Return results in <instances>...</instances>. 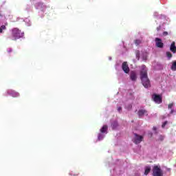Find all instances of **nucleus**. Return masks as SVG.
Listing matches in <instances>:
<instances>
[{"instance_id":"8","label":"nucleus","mask_w":176,"mask_h":176,"mask_svg":"<svg viewBox=\"0 0 176 176\" xmlns=\"http://www.w3.org/2000/svg\"><path fill=\"white\" fill-rule=\"evenodd\" d=\"M8 94H9V96H11L12 97H14V98L20 97V94L13 90H8Z\"/></svg>"},{"instance_id":"2","label":"nucleus","mask_w":176,"mask_h":176,"mask_svg":"<svg viewBox=\"0 0 176 176\" xmlns=\"http://www.w3.org/2000/svg\"><path fill=\"white\" fill-rule=\"evenodd\" d=\"M24 36V33L21 32V30L18 28L12 29V36H10V39L12 41H16V39H20Z\"/></svg>"},{"instance_id":"11","label":"nucleus","mask_w":176,"mask_h":176,"mask_svg":"<svg viewBox=\"0 0 176 176\" xmlns=\"http://www.w3.org/2000/svg\"><path fill=\"white\" fill-rule=\"evenodd\" d=\"M170 50L172 52V53H176V46H175V42L173 41L170 47Z\"/></svg>"},{"instance_id":"33","label":"nucleus","mask_w":176,"mask_h":176,"mask_svg":"<svg viewBox=\"0 0 176 176\" xmlns=\"http://www.w3.org/2000/svg\"><path fill=\"white\" fill-rule=\"evenodd\" d=\"M10 52H12V49H10V50H8V53H10Z\"/></svg>"},{"instance_id":"36","label":"nucleus","mask_w":176,"mask_h":176,"mask_svg":"<svg viewBox=\"0 0 176 176\" xmlns=\"http://www.w3.org/2000/svg\"><path fill=\"white\" fill-rule=\"evenodd\" d=\"M155 134H157V131H155Z\"/></svg>"},{"instance_id":"22","label":"nucleus","mask_w":176,"mask_h":176,"mask_svg":"<svg viewBox=\"0 0 176 176\" xmlns=\"http://www.w3.org/2000/svg\"><path fill=\"white\" fill-rule=\"evenodd\" d=\"M0 30H1V33L3 32V30H6V26L3 25L1 26Z\"/></svg>"},{"instance_id":"10","label":"nucleus","mask_w":176,"mask_h":176,"mask_svg":"<svg viewBox=\"0 0 176 176\" xmlns=\"http://www.w3.org/2000/svg\"><path fill=\"white\" fill-rule=\"evenodd\" d=\"M130 79L132 80L133 82L137 80V73H135V72H131Z\"/></svg>"},{"instance_id":"13","label":"nucleus","mask_w":176,"mask_h":176,"mask_svg":"<svg viewBox=\"0 0 176 176\" xmlns=\"http://www.w3.org/2000/svg\"><path fill=\"white\" fill-rule=\"evenodd\" d=\"M151 173V166H146L144 170V175H148Z\"/></svg>"},{"instance_id":"31","label":"nucleus","mask_w":176,"mask_h":176,"mask_svg":"<svg viewBox=\"0 0 176 176\" xmlns=\"http://www.w3.org/2000/svg\"><path fill=\"white\" fill-rule=\"evenodd\" d=\"M153 130L154 131H156V130H157V128L156 126H153Z\"/></svg>"},{"instance_id":"14","label":"nucleus","mask_w":176,"mask_h":176,"mask_svg":"<svg viewBox=\"0 0 176 176\" xmlns=\"http://www.w3.org/2000/svg\"><path fill=\"white\" fill-rule=\"evenodd\" d=\"M108 130V126L104 125L100 129V133H107Z\"/></svg>"},{"instance_id":"20","label":"nucleus","mask_w":176,"mask_h":176,"mask_svg":"<svg viewBox=\"0 0 176 176\" xmlns=\"http://www.w3.org/2000/svg\"><path fill=\"white\" fill-rule=\"evenodd\" d=\"M141 43H142L141 40L138 39L135 41V44L136 45V46H138V45H141Z\"/></svg>"},{"instance_id":"16","label":"nucleus","mask_w":176,"mask_h":176,"mask_svg":"<svg viewBox=\"0 0 176 176\" xmlns=\"http://www.w3.org/2000/svg\"><path fill=\"white\" fill-rule=\"evenodd\" d=\"M69 175L71 176H78L79 175V172H74V171H72L70 173H69Z\"/></svg>"},{"instance_id":"18","label":"nucleus","mask_w":176,"mask_h":176,"mask_svg":"<svg viewBox=\"0 0 176 176\" xmlns=\"http://www.w3.org/2000/svg\"><path fill=\"white\" fill-rule=\"evenodd\" d=\"M117 126H118V122H114L113 123L111 124V127L113 129H116Z\"/></svg>"},{"instance_id":"17","label":"nucleus","mask_w":176,"mask_h":176,"mask_svg":"<svg viewBox=\"0 0 176 176\" xmlns=\"http://www.w3.org/2000/svg\"><path fill=\"white\" fill-rule=\"evenodd\" d=\"M166 56L168 57V58H171V57H173V54H171V52H167Z\"/></svg>"},{"instance_id":"1","label":"nucleus","mask_w":176,"mask_h":176,"mask_svg":"<svg viewBox=\"0 0 176 176\" xmlns=\"http://www.w3.org/2000/svg\"><path fill=\"white\" fill-rule=\"evenodd\" d=\"M140 79L145 89L151 87V81L148 78V69H146V66L144 65H142V70L140 71Z\"/></svg>"},{"instance_id":"28","label":"nucleus","mask_w":176,"mask_h":176,"mask_svg":"<svg viewBox=\"0 0 176 176\" xmlns=\"http://www.w3.org/2000/svg\"><path fill=\"white\" fill-rule=\"evenodd\" d=\"M142 58H143V60H144V61H146V60L148 59V56H144L142 57Z\"/></svg>"},{"instance_id":"3","label":"nucleus","mask_w":176,"mask_h":176,"mask_svg":"<svg viewBox=\"0 0 176 176\" xmlns=\"http://www.w3.org/2000/svg\"><path fill=\"white\" fill-rule=\"evenodd\" d=\"M153 176H163V170L160 168V166H153Z\"/></svg>"},{"instance_id":"4","label":"nucleus","mask_w":176,"mask_h":176,"mask_svg":"<svg viewBox=\"0 0 176 176\" xmlns=\"http://www.w3.org/2000/svg\"><path fill=\"white\" fill-rule=\"evenodd\" d=\"M135 138H133V142L136 145H138V144H141L144 141V136L140 135L137 133H134Z\"/></svg>"},{"instance_id":"32","label":"nucleus","mask_w":176,"mask_h":176,"mask_svg":"<svg viewBox=\"0 0 176 176\" xmlns=\"http://www.w3.org/2000/svg\"><path fill=\"white\" fill-rule=\"evenodd\" d=\"M170 113H174V110H171Z\"/></svg>"},{"instance_id":"6","label":"nucleus","mask_w":176,"mask_h":176,"mask_svg":"<svg viewBox=\"0 0 176 176\" xmlns=\"http://www.w3.org/2000/svg\"><path fill=\"white\" fill-rule=\"evenodd\" d=\"M155 46L160 49H163L164 47V43H163L161 38H155Z\"/></svg>"},{"instance_id":"26","label":"nucleus","mask_w":176,"mask_h":176,"mask_svg":"<svg viewBox=\"0 0 176 176\" xmlns=\"http://www.w3.org/2000/svg\"><path fill=\"white\" fill-rule=\"evenodd\" d=\"M162 35H163L164 36H167V35H168V32H164L162 33Z\"/></svg>"},{"instance_id":"23","label":"nucleus","mask_w":176,"mask_h":176,"mask_svg":"<svg viewBox=\"0 0 176 176\" xmlns=\"http://www.w3.org/2000/svg\"><path fill=\"white\" fill-rule=\"evenodd\" d=\"M168 123V122L165 121V122L162 124V129H164V128L166 127V125Z\"/></svg>"},{"instance_id":"21","label":"nucleus","mask_w":176,"mask_h":176,"mask_svg":"<svg viewBox=\"0 0 176 176\" xmlns=\"http://www.w3.org/2000/svg\"><path fill=\"white\" fill-rule=\"evenodd\" d=\"M164 140V136L160 135L157 139V141H163Z\"/></svg>"},{"instance_id":"24","label":"nucleus","mask_w":176,"mask_h":176,"mask_svg":"<svg viewBox=\"0 0 176 176\" xmlns=\"http://www.w3.org/2000/svg\"><path fill=\"white\" fill-rule=\"evenodd\" d=\"M136 58H138V60H140V51L136 52Z\"/></svg>"},{"instance_id":"25","label":"nucleus","mask_w":176,"mask_h":176,"mask_svg":"<svg viewBox=\"0 0 176 176\" xmlns=\"http://www.w3.org/2000/svg\"><path fill=\"white\" fill-rule=\"evenodd\" d=\"M174 107V103H170L168 106V109H171Z\"/></svg>"},{"instance_id":"7","label":"nucleus","mask_w":176,"mask_h":176,"mask_svg":"<svg viewBox=\"0 0 176 176\" xmlns=\"http://www.w3.org/2000/svg\"><path fill=\"white\" fill-rule=\"evenodd\" d=\"M122 69L125 74L130 72V68L129 67V65H127V62L122 63Z\"/></svg>"},{"instance_id":"35","label":"nucleus","mask_w":176,"mask_h":176,"mask_svg":"<svg viewBox=\"0 0 176 176\" xmlns=\"http://www.w3.org/2000/svg\"><path fill=\"white\" fill-rule=\"evenodd\" d=\"M0 16L2 17V14L0 12Z\"/></svg>"},{"instance_id":"5","label":"nucleus","mask_w":176,"mask_h":176,"mask_svg":"<svg viewBox=\"0 0 176 176\" xmlns=\"http://www.w3.org/2000/svg\"><path fill=\"white\" fill-rule=\"evenodd\" d=\"M153 100L155 101V102H156V104H162L163 101L162 99V96L156 94H153Z\"/></svg>"},{"instance_id":"29","label":"nucleus","mask_w":176,"mask_h":176,"mask_svg":"<svg viewBox=\"0 0 176 176\" xmlns=\"http://www.w3.org/2000/svg\"><path fill=\"white\" fill-rule=\"evenodd\" d=\"M162 30V26L160 25L157 28V31H160Z\"/></svg>"},{"instance_id":"34","label":"nucleus","mask_w":176,"mask_h":176,"mask_svg":"<svg viewBox=\"0 0 176 176\" xmlns=\"http://www.w3.org/2000/svg\"><path fill=\"white\" fill-rule=\"evenodd\" d=\"M0 34H2V30L0 29Z\"/></svg>"},{"instance_id":"30","label":"nucleus","mask_w":176,"mask_h":176,"mask_svg":"<svg viewBox=\"0 0 176 176\" xmlns=\"http://www.w3.org/2000/svg\"><path fill=\"white\" fill-rule=\"evenodd\" d=\"M118 112H121L122 111V107H119L118 108Z\"/></svg>"},{"instance_id":"9","label":"nucleus","mask_w":176,"mask_h":176,"mask_svg":"<svg viewBox=\"0 0 176 176\" xmlns=\"http://www.w3.org/2000/svg\"><path fill=\"white\" fill-rule=\"evenodd\" d=\"M138 115L139 118H142V116H143L144 115H146L147 116L148 111L145 109H140L138 111Z\"/></svg>"},{"instance_id":"27","label":"nucleus","mask_w":176,"mask_h":176,"mask_svg":"<svg viewBox=\"0 0 176 176\" xmlns=\"http://www.w3.org/2000/svg\"><path fill=\"white\" fill-rule=\"evenodd\" d=\"M148 137H150L151 138H152L153 133L152 132H149L148 134Z\"/></svg>"},{"instance_id":"12","label":"nucleus","mask_w":176,"mask_h":176,"mask_svg":"<svg viewBox=\"0 0 176 176\" xmlns=\"http://www.w3.org/2000/svg\"><path fill=\"white\" fill-rule=\"evenodd\" d=\"M44 8H45V5H43V3H37V9L43 10Z\"/></svg>"},{"instance_id":"15","label":"nucleus","mask_w":176,"mask_h":176,"mask_svg":"<svg viewBox=\"0 0 176 176\" xmlns=\"http://www.w3.org/2000/svg\"><path fill=\"white\" fill-rule=\"evenodd\" d=\"M170 69H172V71H176V61H173L172 63V66Z\"/></svg>"},{"instance_id":"19","label":"nucleus","mask_w":176,"mask_h":176,"mask_svg":"<svg viewBox=\"0 0 176 176\" xmlns=\"http://www.w3.org/2000/svg\"><path fill=\"white\" fill-rule=\"evenodd\" d=\"M102 138H104V135H102V134H101V133H99V135L98 136V141H101V140H102Z\"/></svg>"}]
</instances>
